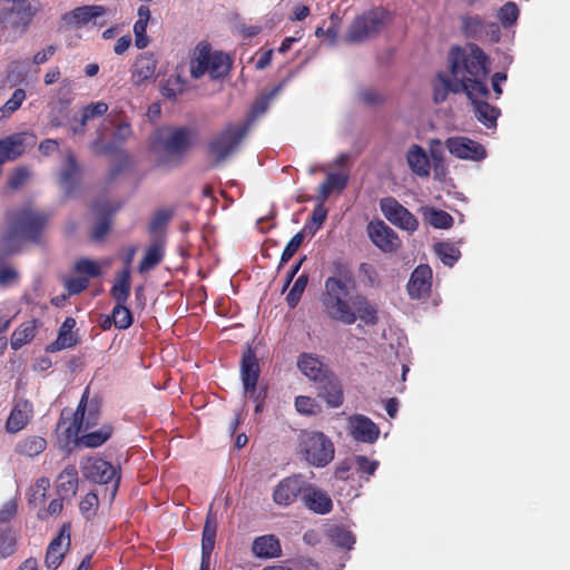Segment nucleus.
<instances>
[{
  "label": "nucleus",
  "instance_id": "dca6fc26",
  "mask_svg": "<svg viewBox=\"0 0 570 570\" xmlns=\"http://www.w3.org/2000/svg\"><path fill=\"white\" fill-rule=\"evenodd\" d=\"M35 414L33 404L27 399H19L12 405L4 424V429L9 434H17L22 431Z\"/></svg>",
  "mask_w": 570,
  "mask_h": 570
},
{
  "label": "nucleus",
  "instance_id": "49530a36",
  "mask_svg": "<svg viewBox=\"0 0 570 570\" xmlns=\"http://www.w3.org/2000/svg\"><path fill=\"white\" fill-rule=\"evenodd\" d=\"M108 322L114 323L118 330H127L134 322L132 313L126 304H116L111 315L108 317Z\"/></svg>",
  "mask_w": 570,
  "mask_h": 570
},
{
  "label": "nucleus",
  "instance_id": "c756f323",
  "mask_svg": "<svg viewBox=\"0 0 570 570\" xmlns=\"http://www.w3.org/2000/svg\"><path fill=\"white\" fill-rule=\"evenodd\" d=\"M57 492L61 499H71L78 490V470L76 465H67L57 478Z\"/></svg>",
  "mask_w": 570,
  "mask_h": 570
},
{
  "label": "nucleus",
  "instance_id": "aec40b11",
  "mask_svg": "<svg viewBox=\"0 0 570 570\" xmlns=\"http://www.w3.org/2000/svg\"><path fill=\"white\" fill-rule=\"evenodd\" d=\"M432 286V269L429 265H419L407 282V292L411 298L420 299L429 295Z\"/></svg>",
  "mask_w": 570,
  "mask_h": 570
},
{
  "label": "nucleus",
  "instance_id": "58836bf2",
  "mask_svg": "<svg viewBox=\"0 0 570 570\" xmlns=\"http://www.w3.org/2000/svg\"><path fill=\"white\" fill-rule=\"evenodd\" d=\"M165 256V250L161 244L154 243L145 252L142 259L139 263L138 271L145 274L154 269Z\"/></svg>",
  "mask_w": 570,
  "mask_h": 570
},
{
  "label": "nucleus",
  "instance_id": "f03ea898",
  "mask_svg": "<svg viewBox=\"0 0 570 570\" xmlns=\"http://www.w3.org/2000/svg\"><path fill=\"white\" fill-rule=\"evenodd\" d=\"M48 223V215L30 206L7 215V227L0 232V261L17 254L24 243H38Z\"/></svg>",
  "mask_w": 570,
  "mask_h": 570
},
{
  "label": "nucleus",
  "instance_id": "4be33fe9",
  "mask_svg": "<svg viewBox=\"0 0 570 570\" xmlns=\"http://www.w3.org/2000/svg\"><path fill=\"white\" fill-rule=\"evenodd\" d=\"M351 434L363 443H374L380 435L379 426L365 415H354L351 417Z\"/></svg>",
  "mask_w": 570,
  "mask_h": 570
},
{
  "label": "nucleus",
  "instance_id": "bf43d9fd",
  "mask_svg": "<svg viewBox=\"0 0 570 570\" xmlns=\"http://www.w3.org/2000/svg\"><path fill=\"white\" fill-rule=\"evenodd\" d=\"M99 500L98 495L94 492L87 493L79 503V509L81 514L90 520L96 515V510L98 508Z\"/></svg>",
  "mask_w": 570,
  "mask_h": 570
},
{
  "label": "nucleus",
  "instance_id": "72a5a7b5",
  "mask_svg": "<svg viewBox=\"0 0 570 570\" xmlns=\"http://www.w3.org/2000/svg\"><path fill=\"white\" fill-rule=\"evenodd\" d=\"M131 272L122 269L116 274L115 282L111 286L110 294L116 304H126L130 296Z\"/></svg>",
  "mask_w": 570,
  "mask_h": 570
},
{
  "label": "nucleus",
  "instance_id": "de8ad7c7",
  "mask_svg": "<svg viewBox=\"0 0 570 570\" xmlns=\"http://www.w3.org/2000/svg\"><path fill=\"white\" fill-rule=\"evenodd\" d=\"M462 89L458 83H453L445 75H438V83L433 88V98L436 104L444 101L449 92H460Z\"/></svg>",
  "mask_w": 570,
  "mask_h": 570
},
{
  "label": "nucleus",
  "instance_id": "f704fd0d",
  "mask_svg": "<svg viewBox=\"0 0 570 570\" xmlns=\"http://www.w3.org/2000/svg\"><path fill=\"white\" fill-rule=\"evenodd\" d=\"M118 207H111L108 204L97 202L94 205V210L97 213H104L105 216L100 218L91 230V237L95 240H101L107 236L110 230V216L117 210Z\"/></svg>",
  "mask_w": 570,
  "mask_h": 570
},
{
  "label": "nucleus",
  "instance_id": "a19ab883",
  "mask_svg": "<svg viewBox=\"0 0 570 570\" xmlns=\"http://www.w3.org/2000/svg\"><path fill=\"white\" fill-rule=\"evenodd\" d=\"M423 218L434 228L448 229L453 225V217L445 210L432 207L423 208Z\"/></svg>",
  "mask_w": 570,
  "mask_h": 570
},
{
  "label": "nucleus",
  "instance_id": "37998d69",
  "mask_svg": "<svg viewBox=\"0 0 570 570\" xmlns=\"http://www.w3.org/2000/svg\"><path fill=\"white\" fill-rule=\"evenodd\" d=\"M105 13L106 8L104 6L92 4L78 7L70 12V16L76 24L81 26L98 17H101Z\"/></svg>",
  "mask_w": 570,
  "mask_h": 570
},
{
  "label": "nucleus",
  "instance_id": "9b49d317",
  "mask_svg": "<svg viewBox=\"0 0 570 570\" xmlns=\"http://www.w3.org/2000/svg\"><path fill=\"white\" fill-rule=\"evenodd\" d=\"M99 407L97 404H88V387L81 396L76 412L72 414L65 433L68 439L78 438L81 432H86L98 424Z\"/></svg>",
  "mask_w": 570,
  "mask_h": 570
},
{
  "label": "nucleus",
  "instance_id": "e2e57ef3",
  "mask_svg": "<svg viewBox=\"0 0 570 570\" xmlns=\"http://www.w3.org/2000/svg\"><path fill=\"white\" fill-rule=\"evenodd\" d=\"M75 271L79 274H85L90 277H98L100 275L99 265L88 258H81L77 261L75 264Z\"/></svg>",
  "mask_w": 570,
  "mask_h": 570
},
{
  "label": "nucleus",
  "instance_id": "a878e982",
  "mask_svg": "<svg viewBox=\"0 0 570 570\" xmlns=\"http://www.w3.org/2000/svg\"><path fill=\"white\" fill-rule=\"evenodd\" d=\"M26 134H13L0 139V173L8 160H16L24 153Z\"/></svg>",
  "mask_w": 570,
  "mask_h": 570
},
{
  "label": "nucleus",
  "instance_id": "423d86ee",
  "mask_svg": "<svg viewBox=\"0 0 570 570\" xmlns=\"http://www.w3.org/2000/svg\"><path fill=\"white\" fill-rule=\"evenodd\" d=\"M232 60L228 55L222 51H213L209 45H200L190 61V75L199 79L208 73L212 79H220L227 76L230 70Z\"/></svg>",
  "mask_w": 570,
  "mask_h": 570
},
{
  "label": "nucleus",
  "instance_id": "0eeeda50",
  "mask_svg": "<svg viewBox=\"0 0 570 570\" xmlns=\"http://www.w3.org/2000/svg\"><path fill=\"white\" fill-rule=\"evenodd\" d=\"M37 11L32 0H4L0 6V26L21 37L28 31Z\"/></svg>",
  "mask_w": 570,
  "mask_h": 570
},
{
  "label": "nucleus",
  "instance_id": "ea45409f",
  "mask_svg": "<svg viewBox=\"0 0 570 570\" xmlns=\"http://www.w3.org/2000/svg\"><path fill=\"white\" fill-rule=\"evenodd\" d=\"M217 532L216 518L209 512L203 528L202 534V554L212 556L215 548Z\"/></svg>",
  "mask_w": 570,
  "mask_h": 570
},
{
  "label": "nucleus",
  "instance_id": "5fc2aeb1",
  "mask_svg": "<svg viewBox=\"0 0 570 570\" xmlns=\"http://www.w3.org/2000/svg\"><path fill=\"white\" fill-rule=\"evenodd\" d=\"M485 24L479 16L465 17L463 19V30L469 38H480Z\"/></svg>",
  "mask_w": 570,
  "mask_h": 570
},
{
  "label": "nucleus",
  "instance_id": "4c0bfd02",
  "mask_svg": "<svg viewBox=\"0 0 570 570\" xmlns=\"http://www.w3.org/2000/svg\"><path fill=\"white\" fill-rule=\"evenodd\" d=\"M348 178L344 174L330 173L320 185L317 200L325 202L333 191H342L347 186Z\"/></svg>",
  "mask_w": 570,
  "mask_h": 570
},
{
  "label": "nucleus",
  "instance_id": "7c9ffc66",
  "mask_svg": "<svg viewBox=\"0 0 570 570\" xmlns=\"http://www.w3.org/2000/svg\"><path fill=\"white\" fill-rule=\"evenodd\" d=\"M351 308L368 326H374L379 322L377 308L365 296L355 295L351 299Z\"/></svg>",
  "mask_w": 570,
  "mask_h": 570
},
{
  "label": "nucleus",
  "instance_id": "13d9d810",
  "mask_svg": "<svg viewBox=\"0 0 570 570\" xmlns=\"http://www.w3.org/2000/svg\"><path fill=\"white\" fill-rule=\"evenodd\" d=\"M108 104L105 101L90 102L80 109V116L88 122L95 118L104 116L108 111Z\"/></svg>",
  "mask_w": 570,
  "mask_h": 570
},
{
  "label": "nucleus",
  "instance_id": "3c124183",
  "mask_svg": "<svg viewBox=\"0 0 570 570\" xmlns=\"http://www.w3.org/2000/svg\"><path fill=\"white\" fill-rule=\"evenodd\" d=\"M519 14L518 6L512 1H508L499 9L497 18L504 28H509L517 22Z\"/></svg>",
  "mask_w": 570,
  "mask_h": 570
},
{
  "label": "nucleus",
  "instance_id": "680f3d73",
  "mask_svg": "<svg viewBox=\"0 0 570 570\" xmlns=\"http://www.w3.org/2000/svg\"><path fill=\"white\" fill-rule=\"evenodd\" d=\"M29 177L30 171L27 167H18L10 174L7 185L10 189L17 190L28 181Z\"/></svg>",
  "mask_w": 570,
  "mask_h": 570
},
{
  "label": "nucleus",
  "instance_id": "774afa93",
  "mask_svg": "<svg viewBox=\"0 0 570 570\" xmlns=\"http://www.w3.org/2000/svg\"><path fill=\"white\" fill-rule=\"evenodd\" d=\"M360 277L367 282L370 285H374L377 282V272L375 267L368 263H361L358 267Z\"/></svg>",
  "mask_w": 570,
  "mask_h": 570
},
{
  "label": "nucleus",
  "instance_id": "20e7f679",
  "mask_svg": "<svg viewBox=\"0 0 570 570\" xmlns=\"http://www.w3.org/2000/svg\"><path fill=\"white\" fill-rule=\"evenodd\" d=\"M246 124H227L220 131L212 136L206 145L207 155L213 166L225 163L234 155L247 134Z\"/></svg>",
  "mask_w": 570,
  "mask_h": 570
},
{
  "label": "nucleus",
  "instance_id": "f8f14e48",
  "mask_svg": "<svg viewBox=\"0 0 570 570\" xmlns=\"http://www.w3.org/2000/svg\"><path fill=\"white\" fill-rule=\"evenodd\" d=\"M380 209L384 217L397 228L413 233L419 227L416 217L394 197L382 198Z\"/></svg>",
  "mask_w": 570,
  "mask_h": 570
},
{
  "label": "nucleus",
  "instance_id": "052dcab7",
  "mask_svg": "<svg viewBox=\"0 0 570 570\" xmlns=\"http://www.w3.org/2000/svg\"><path fill=\"white\" fill-rule=\"evenodd\" d=\"M303 239H304V235H303L302 232L296 233L291 238V240L287 243V245L285 246V248H284V250L282 253L281 262H279V267L283 266L285 263H287L295 255V253L297 252V249L302 245Z\"/></svg>",
  "mask_w": 570,
  "mask_h": 570
},
{
  "label": "nucleus",
  "instance_id": "412c9836",
  "mask_svg": "<svg viewBox=\"0 0 570 570\" xmlns=\"http://www.w3.org/2000/svg\"><path fill=\"white\" fill-rule=\"evenodd\" d=\"M69 546L70 535H65V528H62L58 535L51 540L47 548L45 564L48 570H57L59 568Z\"/></svg>",
  "mask_w": 570,
  "mask_h": 570
},
{
  "label": "nucleus",
  "instance_id": "603ef678",
  "mask_svg": "<svg viewBox=\"0 0 570 570\" xmlns=\"http://www.w3.org/2000/svg\"><path fill=\"white\" fill-rule=\"evenodd\" d=\"M26 99V91L21 88H18L13 91L11 97L6 101V104L0 108L1 117H9L16 110H18L22 102Z\"/></svg>",
  "mask_w": 570,
  "mask_h": 570
},
{
  "label": "nucleus",
  "instance_id": "69168bd1",
  "mask_svg": "<svg viewBox=\"0 0 570 570\" xmlns=\"http://www.w3.org/2000/svg\"><path fill=\"white\" fill-rule=\"evenodd\" d=\"M150 18L149 8L146 6H140L138 8V20L134 24V33H146L147 24Z\"/></svg>",
  "mask_w": 570,
  "mask_h": 570
},
{
  "label": "nucleus",
  "instance_id": "e433bc0d",
  "mask_svg": "<svg viewBox=\"0 0 570 570\" xmlns=\"http://www.w3.org/2000/svg\"><path fill=\"white\" fill-rule=\"evenodd\" d=\"M37 320L23 322L12 332L10 338V345L12 350L17 351L35 338L37 332Z\"/></svg>",
  "mask_w": 570,
  "mask_h": 570
},
{
  "label": "nucleus",
  "instance_id": "f3484780",
  "mask_svg": "<svg viewBox=\"0 0 570 570\" xmlns=\"http://www.w3.org/2000/svg\"><path fill=\"white\" fill-rule=\"evenodd\" d=\"M261 374V367L255 351L250 345H246L240 360V377L244 392L259 389L257 386Z\"/></svg>",
  "mask_w": 570,
  "mask_h": 570
},
{
  "label": "nucleus",
  "instance_id": "b1692460",
  "mask_svg": "<svg viewBox=\"0 0 570 570\" xmlns=\"http://www.w3.org/2000/svg\"><path fill=\"white\" fill-rule=\"evenodd\" d=\"M315 389L317 390V395L325 400L330 407L336 409L343 404V389L334 373L331 374V377L315 385Z\"/></svg>",
  "mask_w": 570,
  "mask_h": 570
},
{
  "label": "nucleus",
  "instance_id": "9d476101",
  "mask_svg": "<svg viewBox=\"0 0 570 570\" xmlns=\"http://www.w3.org/2000/svg\"><path fill=\"white\" fill-rule=\"evenodd\" d=\"M85 479L98 484L112 483V495H115L119 481V471L108 461L99 456H88L80 463Z\"/></svg>",
  "mask_w": 570,
  "mask_h": 570
},
{
  "label": "nucleus",
  "instance_id": "4468645a",
  "mask_svg": "<svg viewBox=\"0 0 570 570\" xmlns=\"http://www.w3.org/2000/svg\"><path fill=\"white\" fill-rule=\"evenodd\" d=\"M366 230L372 243L384 253H393L400 247L397 234L383 220L371 222Z\"/></svg>",
  "mask_w": 570,
  "mask_h": 570
},
{
  "label": "nucleus",
  "instance_id": "a18cd8bd",
  "mask_svg": "<svg viewBox=\"0 0 570 570\" xmlns=\"http://www.w3.org/2000/svg\"><path fill=\"white\" fill-rule=\"evenodd\" d=\"M18 532L11 528L0 529V559H7L17 551Z\"/></svg>",
  "mask_w": 570,
  "mask_h": 570
},
{
  "label": "nucleus",
  "instance_id": "4d7b16f0",
  "mask_svg": "<svg viewBox=\"0 0 570 570\" xmlns=\"http://www.w3.org/2000/svg\"><path fill=\"white\" fill-rule=\"evenodd\" d=\"M120 115H122L121 110L118 111L117 114L111 112L109 115V118H110V122L112 125H115V127H116L115 131H114V139L119 140V141H125L131 136L132 130H131V125L128 121L124 120L118 125L115 124L116 119L120 118Z\"/></svg>",
  "mask_w": 570,
  "mask_h": 570
},
{
  "label": "nucleus",
  "instance_id": "39448f33",
  "mask_svg": "<svg viewBox=\"0 0 570 570\" xmlns=\"http://www.w3.org/2000/svg\"><path fill=\"white\" fill-rule=\"evenodd\" d=\"M391 13L383 7H375L354 18L344 36L347 43H361L380 33Z\"/></svg>",
  "mask_w": 570,
  "mask_h": 570
},
{
  "label": "nucleus",
  "instance_id": "cd10ccee",
  "mask_svg": "<svg viewBox=\"0 0 570 570\" xmlns=\"http://www.w3.org/2000/svg\"><path fill=\"white\" fill-rule=\"evenodd\" d=\"M158 61L151 52L140 53L132 66V80L135 83L149 80L155 77Z\"/></svg>",
  "mask_w": 570,
  "mask_h": 570
},
{
  "label": "nucleus",
  "instance_id": "393cba45",
  "mask_svg": "<svg viewBox=\"0 0 570 570\" xmlns=\"http://www.w3.org/2000/svg\"><path fill=\"white\" fill-rule=\"evenodd\" d=\"M252 553L261 559H275L282 556V546L275 534L256 537L252 543Z\"/></svg>",
  "mask_w": 570,
  "mask_h": 570
},
{
  "label": "nucleus",
  "instance_id": "c03bdc74",
  "mask_svg": "<svg viewBox=\"0 0 570 570\" xmlns=\"http://www.w3.org/2000/svg\"><path fill=\"white\" fill-rule=\"evenodd\" d=\"M433 248L440 261L449 267H452L461 257L460 249L452 243L440 242L434 244Z\"/></svg>",
  "mask_w": 570,
  "mask_h": 570
},
{
  "label": "nucleus",
  "instance_id": "79ce46f5",
  "mask_svg": "<svg viewBox=\"0 0 570 570\" xmlns=\"http://www.w3.org/2000/svg\"><path fill=\"white\" fill-rule=\"evenodd\" d=\"M186 89V80L178 73L169 75L161 83V95L170 100L181 95Z\"/></svg>",
  "mask_w": 570,
  "mask_h": 570
},
{
  "label": "nucleus",
  "instance_id": "338daca9",
  "mask_svg": "<svg viewBox=\"0 0 570 570\" xmlns=\"http://www.w3.org/2000/svg\"><path fill=\"white\" fill-rule=\"evenodd\" d=\"M356 465L362 473L367 475H373L379 468V462L375 460H370L364 455H357L355 458Z\"/></svg>",
  "mask_w": 570,
  "mask_h": 570
},
{
  "label": "nucleus",
  "instance_id": "2eb2a0df",
  "mask_svg": "<svg viewBox=\"0 0 570 570\" xmlns=\"http://www.w3.org/2000/svg\"><path fill=\"white\" fill-rule=\"evenodd\" d=\"M445 146L450 154L460 159L482 160L487 156L485 148L466 137H451L446 139Z\"/></svg>",
  "mask_w": 570,
  "mask_h": 570
},
{
  "label": "nucleus",
  "instance_id": "0e129e2a",
  "mask_svg": "<svg viewBox=\"0 0 570 570\" xmlns=\"http://www.w3.org/2000/svg\"><path fill=\"white\" fill-rule=\"evenodd\" d=\"M89 285V281L86 277H71L65 282V287L70 295L80 294Z\"/></svg>",
  "mask_w": 570,
  "mask_h": 570
},
{
  "label": "nucleus",
  "instance_id": "a211bd4d",
  "mask_svg": "<svg viewBox=\"0 0 570 570\" xmlns=\"http://www.w3.org/2000/svg\"><path fill=\"white\" fill-rule=\"evenodd\" d=\"M297 367L315 385L331 377V374L334 373L318 356L311 353H302L298 356Z\"/></svg>",
  "mask_w": 570,
  "mask_h": 570
},
{
  "label": "nucleus",
  "instance_id": "6e6552de",
  "mask_svg": "<svg viewBox=\"0 0 570 570\" xmlns=\"http://www.w3.org/2000/svg\"><path fill=\"white\" fill-rule=\"evenodd\" d=\"M298 453L316 468L326 466L334 459V444L323 432L303 431L299 435Z\"/></svg>",
  "mask_w": 570,
  "mask_h": 570
},
{
  "label": "nucleus",
  "instance_id": "1a4fd4ad",
  "mask_svg": "<svg viewBox=\"0 0 570 570\" xmlns=\"http://www.w3.org/2000/svg\"><path fill=\"white\" fill-rule=\"evenodd\" d=\"M193 137L188 127H163L156 131L153 144L165 155L180 158L191 147Z\"/></svg>",
  "mask_w": 570,
  "mask_h": 570
},
{
  "label": "nucleus",
  "instance_id": "5701e85b",
  "mask_svg": "<svg viewBox=\"0 0 570 570\" xmlns=\"http://www.w3.org/2000/svg\"><path fill=\"white\" fill-rule=\"evenodd\" d=\"M75 326L76 320L73 317H67L58 330L57 338L47 345L46 351L56 353L76 346L79 338L77 333L73 332Z\"/></svg>",
  "mask_w": 570,
  "mask_h": 570
},
{
  "label": "nucleus",
  "instance_id": "bb28decb",
  "mask_svg": "<svg viewBox=\"0 0 570 570\" xmlns=\"http://www.w3.org/2000/svg\"><path fill=\"white\" fill-rule=\"evenodd\" d=\"M81 176V168L72 153H68L65 157L60 175L59 183L65 188L66 193H71Z\"/></svg>",
  "mask_w": 570,
  "mask_h": 570
},
{
  "label": "nucleus",
  "instance_id": "8fccbe9b",
  "mask_svg": "<svg viewBox=\"0 0 570 570\" xmlns=\"http://www.w3.org/2000/svg\"><path fill=\"white\" fill-rule=\"evenodd\" d=\"M307 283H308L307 274H301L294 282L292 288L289 289V292L286 296L287 305L291 308H295L297 306V304L299 303L302 295L307 286Z\"/></svg>",
  "mask_w": 570,
  "mask_h": 570
},
{
  "label": "nucleus",
  "instance_id": "c85d7f7f",
  "mask_svg": "<svg viewBox=\"0 0 570 570\" xmlns=\"http://www.w3.org/2000/svg\"><path fill=\"white\" fill-rule=\"evenodd\" d=\"M475 111L476 119L482 122L487 128H495L497 120L501 115V111L498 107L490 105L487 99L482 96L468 97Z\"/></svg>",
  "mask_w": 570,
  "mask_h": 570
},
{
  "label": "nucleus",
  "instance_id": "c9c22d12",
  "mask_svg": "<svg viewBox=\"0 0 570 570\" xmlns=\"http://www.w3.org/2000/svg\"><path fill=\"white\" fill-rule=\"evenodd\" d=\"M114 429L111 425H104L97 431L81 432L78 438H73L76 442L85 448H98L107 442L112 435Z\"/></svg>",
  "mask_w": 570,
  "mask_h": 570
},
{
  "label": "nucleus",
  "instance_id": "6e6d98bb",
  "mask_svg": "<svg viewBox=\"0 0 570 570\" xmlns=\"http://www.w3.org/2000/svg\"><path fill=\"white\" fill-rule=\"evenodd\" d=\"M295 409L305 415H315L321 412L320 404L311 396L299 395L295 399Z\"/></svg>",
  "mask_w": 570,
  "mask_h": 570
},
{
  "label": "nucleus",
  "instance_id": "473e14b6",
  "mask_svg": "<svg viewBox=\"0 0 570 570\" xmlns=\"http://www.w3.org/2000/svg\"><path fill=\"white\" fill-rule=\"evenodd\" d=\"M407 164L411 170L420 177H426L430 174V161L425 150L414 144L406 155Z\"/></svg>",
  "mask_w": 570,
  "mask_h": 570
},
{
  "label": "nucleus",
  "instance_id": "7ed1b4c3",
  "mask_svg": "<svg viewBox=\"0 0 570 570\" xmlns=\"http://www.w3.org/2000/svg\"><path fill=\"white\" fill-rule=\"evenodd\" d=\"M353 284V275L346 268L340 272V277L332 276L325 281L322 303L330 318L347 325L356 322V314L345 299L350 293V285Z\"/></svg>",
  "mask_w": 570,
  "mask_h": 570
},
{
  "label": "nucleus",
  "instance_id": "f257e3e1",
  "mask_svg": "<svg viewBox=\"0 0 570 570\" xmlns=\"http://www.w3.org/2000/svg\"><path fill=\"white\" fill-rule=\"evenodd\" d=\"M450 71L468 97L489 98L487 76L490 71L489 58L475 43L454 46L448 55Z\"/></svg>",
  "mask_w": 570,
  "mask_h": 570
},
{
  "label": "nucleus",
  "instance_id": "2f4dec72",
  "mask_svg": "<svg viewBox=\"0 0 570 570\" xmlns=\"http://www.w3.org/2000/svg\"><path fill=\"white\" fill-rule=\"evenodd\" d=\"M47 449V440L39 435H28L19 440L14 445L18 455L33 458Z\"/></svg>",
  "mask_w": 570,
  "mask_h": 570
},
{
  "label": "nucleus",
  "instance_id": "09e8293b",
  "mask_svg": "<svg viewBox=\"0 0 570 570\" xmlns=\"http://www.w3.org/2000/svg\"><path fill=\"white\" fill-rule=\"evenodd\" d=\"M331 540L332 542L343 549L350 550L355 544V535L352 531L344 527H335L331 531Z\"/></svg>",
  "mask_w": 570,
  "mask_h": 570
},
{
  "label": "nucleus",
  "instance_id": "6ab92c4d",
  "mask_svg": "<svg viewBox=\"0 0 570 570\" xmlns=\"http://www.w3.org/2000/svg\"><path fill=\"white\" fill-rule=\"evenodd\" d=\"M302 502L307 510L317 514H327L333 509V501L328 493L307 481L302 495Z\"/></svg>",
  "mask_w": 570,
  "mask_h": 570
},
{
  "label": "nucleus",
  "instance_id": "864d4df0",
  "mask_svg": "<svg viewBox=\"0 0 570 570\" xmlns=\"http://www.w3.org/2000/svg\"><path fill=\"white\" fill-rule=\"evenodd\" d=\"M173 215L174 212L171 209H158L150 219L148 232L150 234H156L165 228L170 222Z\"/></svg>",
  "mask_w": 570,
  "mask_h": 570
},
{
  "label": "nucleus",
  "instance_id": "ddd939ff",
  "mask_svg": "<svg viewBox=\"0 0 570 570\" xmlns=\"http://www.w3.org/2000/svg\"><path fill=\"white\" fill-rule=\"evenodd\" d=\"M305 484L306 481L299 474L283 479L273 491V501L281 507L293 504L302 498Z\"/></svg>",
  "mask_w": 570,
  "mask_h": 570
}]
</instances>
